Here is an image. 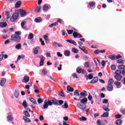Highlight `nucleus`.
<instances>
[{"mask_svg":"<svg viewBox=\"0 0 125 125\" xmlns=\"http://www.w3.org/2000/svg\"><path fill=\"white\" fill-rule=\"evenodd\" d=\"M29 85H25V89H27V93L28 94H30V87H31V86H32V83H28Z\"/></svg>","mask_w":125,"mask_h":125,"instance_id":"nucleus-9","label":"nucleus"},{"mask_svg":"<svg viewBox=\"0 0 125 125\" xmlns=\"http://www.w3.org/2000/svg\"><path fill=\"white\" fill-rule=\"evenodd\" d=\"M118 64H124V60L123 59H119L117 61Z\"/></svg>","mask_w":125,"mask_h":125,"instance_id":"nucleus-42","label":"nucleus"},{"mask_svg":"<svg viewBox=\"0 0 125 125\" xmlns=\"http://www.w3.org/2000/svg\"><path fill=\"white\" fill-rule=\"evenodd\" d=\"M42 18H37L35 19V22H36V23H40L42 22Z\"/></svg>","mask_w":125,"mask_h":125,"instance_id":"nucleus-26","label":"nucleus"},{"mask_svg":"<svg viewBox=\"0 0 125 125\" xmlns=\"http://www.w3.org/2000/svg\"><path fill=\"white\" fill-rule=\"evenodd\" d=\"M71 50L73 53H75V54L79 53V50L75 47H72Z\"/></svg>","mask_w":125,"mask_h":125,"instance_id":"nucleus-18","label":"nucleus"},{"mask_svg":"<svg viewBox=\"0 0 125 125\" xmlns=\"http://www.w3.org/2000/svg\"><path fill=\"white\" fill-rule=\"evenodd\" d=\"M57 68L59 71H61L62 70V64H59Z\"/></svg>","mask_w":125,"mask_h":125,"instance_id":"nucleus-50","label":"nucleus"},{"mask_svg":"<svg viewBox=\"0 0 125 125\" xmlns=\"http://www.w3.org/2000/svg\"><path fill=\"white\" fill-rule=\"evenodd\" d=\"M57 25H58V22H54L51 24H50L49 25V27L52 28L53 27H54L55 26H57Z\"/></svg>","mask_w":125,"mask_h":125,"instance_id":"nucleus-34","label":"nucleus"},{"mask_svg":"<svg viewBox=\"0 0 125 125\" xmlns=\"http://www.w3.org/2000/svg\"><path fill=\"white\" fill-rule=\"evenodd\" d=\"M7 121L8 122H12V116H11V115H8L7 117Z\"/></svg>","mask_w":125,"mask_h":125,"instance_id":"nucleus-35","label":"nucleus"},{"mask_svg":"<svg viewBox=\"0 0 125 125\" xmlns=\"http://www.w3.org/2000/svg\"><path fill=\"white\" fill-rule=\"evenodd\" d=\"M98 82V78L97 77H94L92 80L91 81V83H97Z\"/></svg>","mask_w":125,"mask_h":125,"instance_id":"nucleus-17","label":"nucleus"},{"mask_svg":"<svg viewBox=\"0 0 125 125\" xmlns=\"http://www.w3.org/2000/svg\"><path fill=\"white\" fill-rule=\"evenodd\" d=\"M67 33L68 34V35H72V34H73V33L74 32V31L73 30H66Z\"/></svg>","mask_w":125,"mask_h":125,"instance_id":"nucleus-45","label":"nucleus"},{"mask_svg":"<svg viewBox=\"0 0 125 125\" xmlns=\"http://www.w3.org/2000/svg\"><path fill=\"white\" fill-rule=\"evenodd\" d=\"M72 77H73V78L75 79H79V77H78V75H77V74L76 73H74L73 75H72Z\"/></svg>","mask_w":125,"mask_h":125,"instance_id":"nucleus-56","label":"nucleus"},{"mask_svg":"<svg viewBox=\"0 0 125 125\" xmlns=\"http://www.w3.org/2000/svg\"><path fill=\"white\" fill-rule=\"evenodd\" d=\"M19 16V14L18 12H15L13 14L12 17L14 20H16V19L18 18Z\"/></svg>","mask_w":125,"mask_h":125,"instance_id":"nucleus-12","label":"nucleus"},{"mask_svg":"<svg viewBox=\"0 0 125 125\" xmlns=\"http://www.w3.org/2000/svg\"><path fill=\"white\" fill-rule=\"evenodd\" d=\"M80 95H81V96H83V97H85V96H87V92H86V91L81 92L80 93Z\"/></svg>","mask_w":125,"mask_h":125,"instance_id":"nucleus-19","label":"nucleus"},{"mask_svg":"<svg viewBox=\"0 0 125 125\" xmlns=\"http://www.w3.org/2000/svg\"><path fill=\"white\" fill-rule=\"evenodd\" d=\"M15 48H16V49H20V48H21V44H18L17 45H16Z\"/></svg>","mask_w":125,"mask_h":125,"instance_id":"nucleus-48","label":"nucleus"},{"mask_svg":"<svg viewBox=\"0 0 125 125\" xmlns=\"http://www.w3.org/2000/svg\"><path fill=\"white\" fill-rule=\"evenodd\" d=\"M80 121H86V118L83 116H82L81 118H80Z\"/></svg>","mask_w":125,"mask_h":125,"instance_id":"nucleus-55","label":"nucleus"},{"mask_svg":"<svg viewBox=\"0 0 125 125\" xmlns=\"http://www.w3.org/2000/svg\"><path fill=\"white\" fill-rule=\"evenodd\" d=\"M114 83V80H113L112 79H110L108 80L107 84H112V83Z\"/></svg>","mask_w":125,"mask_h":125,"instance_id":"nucleus-44","label":"nucleus"},{"mask_svg":"<svg viewBox=\"0 0 125 125\" xmlns=\"http://www.w3.org/2000/svg\"><path fill=\"white\" fill-rule=\"evenodd\" d=\"M5 83H6V79L2 78L0 82V85L1 86H3L4 85Z\"/></svg>","mask_w":125,"mask_h":125,"instance_id":"nucleus-11","label":"nucleus"},{"mask_svg":"<svg viewBox=\"0 0 125 125\" xmlns=\"http://www.w3.org/2000/svg\"><path fill=\"white\" fill-rule=\"evenodd\" d=\"M40 50V47H37L34 49V54H38Z\"/></svg>","mask_w":125,"mask_h":125,"instance_id":"nucleus-29","label":"nucleus"},{"mask_svg":"<svg viewBox=\"0 0 125 125\" xmlns=\"http://www.w3.org/2000/svg\"><path fill=\"white\" fill-rule=\"evenodd\" d=\"M21 4H22V2L21 1H18L15 4V8H20L21 6Z\"/></svg>","mask_w":125,"mask_h":125,"instance_id":"nucleus-13","label":"nucleus"},{"mask_svg":"<svg viewBox=\"0 0 125 125\" xmlns=\"http://www.w3.org/2000/svg\"><path fill=\"white\" fill-rule=\"evenodd\" d=\"M120 58H122V56L120 55H118L117 56H115V60L117 59H120Z\"/></svg>","mask_w":125,"mask_h":125,"instance_id":"nucleus-60","label":"nucleus"},{"mask_svg":"<svg viewBox=\"0 0 125 125\" xmlns=\"http://www.w3.org/2000/svg\"><path fill=\"white\" fill-rule=\"evenodd\" d=\"M74 95L75 97H80V92H79V90H76L74 92Z\"/></svg>","mask_w":125,"mask_h":125,"instance_id":"nucleus-16","label":"nucleus"},{"mask_svg":"<svg viewBox=\"0 0 125 125\" xmlns=\"http://www.w3.org/2000/svg\"><path fill=\"white\" fill-rule=\"evenodd\" d=\"M52 44L53 45V46H54V47H62V45L60 44H58V43L56 42H53L52 43Z\"/></svg>","mask_w":125,"mask_h":125,"instance_id":"nucleus-14","label":"nucleus"},{"mask_svg":"<svg viewBox=\"0 0 125 125\" xmlns=\"http://www.w3.org/2000/svg\"><path fill=\"white\" fill-rule=\"evenodd\" d=\"M46 57H51V54L49 52H46L45 54Z\"/></svg>","mask_w":125,"mask_h":125,"instance_id":"nucleus-53","label":"nucleus"},{"mask_svg":"<svg viewBox=\"0 0 125 125\" xmlns=\"http://www.w3.org/2000/svg\"><path fill=\"white\" fill-rule=\"evenodd\" d=\"M41 8H42V7H41V6L36 7L35 8V12H37V13H39V12H40V11H41Z\"/></svg>","mask_w":125,"mask_h":125,"instance_id":"nucleus-36","label":"nucleus"},{"mask_svg":"<svg viewBox=\"0 0 125 125\" xmlns=\"http://www.w3.org/2000/svg\"><path fill=\"white\" fill-rule=\"evenodd\" d=\"M62 108L63 109H67V108H68V104H67V102H64V104L62 105Z\"/></svg>","mask_w":125,"mask_h":125,"instance_id":"nucleus-28","label":"nucleus"},{"mask_svg":"<svg viewBox=\"0 0 125 125\" xmlns=\"http://www.w3.org/2000/svg\"><path fill=\"white\" fill-rule=\"evenodd\" d=\"M115 79H116V80L117 81H121L122 80V76L121 75H115L114 76Z\"/></svg>","mask_w":125,"mask_h":125,"instance_id":"nucleus-21","label":"nucleus"},{"mask_svg":"<svg viewBox=\"0 0 125 125\" xmlns=\"http://www.w3.org/2000/svg\"><path fill=\"white\" fill-rule=\"evenodd\" d=\"M2 58L4 59H6L8 58V56L7 55L2 54Z\"/></svg>","mask_w":125,"mask_h":125,"instance_id":"nucleus-59","label":"nucleus"},{"mask_svg":"<svg viewBox=\"0 0 125 125\" xmlns=\"http://www.w3.org/2000/svg\"><path fill=\"white\" fill-rule=\"evenodd\" d=\"M30 101H31L32 103H33V104H37V101H36V100L33 98H31L30 99Z\"/></svg>","mask_w":125,"mask_h":125,"instance_id":"nucleus-38","label":"nucleus"},{"mask_svg":"<svg viewBox=\"0 0 125 125\" xmlns=\"http://www.w3.org/2000/svg\"><path fill=\"white\" fill-rule=\"evenodd\" d=\"M109 116V113L108 112H104L103 115H102V117L106 118Z\"/></svg>","mask_w":125,"mask_h":125,"instance_id":"nucleus-43","label":"nucleus"},{"mask_svg":"<svg viewBox=\"0 0 125 125\" xmlns=\"http://www.w3.org/2000/svg\"><path fill=\"white\" fill-rule=\"evenodd\" d=\"M20 35H21V31L16 32L15 34L12 35L11 36V39L12 41H14L17 42H20V40H21V37H20Z\"/></svg>","mask_w":125,"mask_h":125,"instance_id":"nucleus-2","label":"nucleus"},{"mask_svg":"<svg viewBox=\"0 0 125 125\" xmlns=\"http://www.w3.org/2000/svg\"><path fill=\"white\" fill-rule=\"evenodd\" d=\"M40 42H41L42 45H45L44 41H42V39L40 38Z\"/></svg>","mask_w":125,"mask_h":125,"instance_id":"nucleus-52","label":"nucleus"},{"mask_svg":"<svg viewBox=\"0 0 125 125\" xmlns=\"http://www.w3.org/2000/svg\"><path fill=\"white\" fill-rule=\"evenodd\" d=\"M108 107H109V104H107V106L104 105L103 106V109H104V110L106 112H109V111H110V109H109V108H108Z\"/></svg>","mask_w":125,"mask_h":125,"instance_id":"nucleus-15","label":"nucleus"},{"mask_svg":"<svg viewBox=\"0 0 125 125\" xmlns=\"http://www.w3.org/2000/svg\"><path fill=\"white\" fill-rule=\"evenodd\" d=\"M116 75L120 76V74H122V70H118L115 72Z\"/></svg>","mask_w":125,"mask_h":125,"instance_id":"nucleus-40","label":"nucleus"},{"mask_svg":"<svg viewBox=\"0 0 125 125\" xmlns=\"http://www.w3.org/2000/svg\"><path fill=\"white\" fill-rule=\"evenodd\" d=\"M40 57H41L40 59V66H42L45 60V57H43L42 55Z\"/></svg>","mask_w":125,"mask_h":125,"instance_id":"nucleus-6","label":"nucleus"},{"mask_svg":"<svg viewBox=\"0 0 125 125\" xmlns=\"http://www.w3.org/2000/svg\"><path fill=\"white\" fill-rule=\"evenodd\" d=\"M66 89L68 91H70V92H73V91H74V88H72L70 85H68Z\"/></svg>","mask_w":125,"mask_h":125,"instance_id":"nucleus-22","label":"nucleus"},{"mask_svg":"<svg viewBox=\"0 0 125 125\" xmlns=\"http://www.w3.org/2000/svg\"><path fill=\"white\" fill-rule=\"evenodd\" d=\"M30 81V77L27 75H25L22 79L23 83H28Z\"/></svg>","mask_w":125,"mask_h":125,"instance_id":"nucleus-8","label":"nucleus"},{"mask_svg":"<svg viewBox=\"0 0 125 125\" xmlns=\"http://www.w3.org/2000/svg\"><path fill=\"white\" fill-rule=\"evenodd\" d=\"M90 6L93 7L94 6V5H95V3H94V2H91L89 3Z\"/></svg>","mask_w":125,"mask_h":125,"instance_id":"nucleus-57","label":"nucleus"},{"mask_svg":"<svg viewBox=\"0 0 125 125\" xmlns=\"http://www.w3.org/2000/svg\"><path fill=\"white\" fill-rule=\"evenodd\" d=\"M76 72L78 73V74H84V73H85V70L81 67H77L76 69Z\"/></svg>","mask_w":125,"mask_h":125,"instance_id":"nucleus-4","label":"nucleus"},{"mask_svg":"<svg viewBox=\"0 0 125 125\" xmlns=\"http://www.w3.org/2000/svg\"><path fill=\"white\" fill-rule=\"evenodd\" d=\"M14 95H15V97H16L17 98L19 97V92H18V90L16 89L15 90Z\"/></svg>","mask_w":125,"mask_h":125,"instance_id":"nucleus-30","label":"nucleus"},{"mask_svg":"<svg viewBox=\"0 0 125 125\" xmlns=\"http://www.w3.org/2000/svg\"><path fill=\"white\" fill-rule=\"evenodd\" d=\"M43 11H46V10H48V5L47 4H44L43 6Z\"/></svg>","mask_w":125,"mask_h":125,"instance_id":"nucleus-25","label":"nucleus"},{"mask_svg":"<svg viewBox=\"0 0 125 125\" xmlns=\"http://www.w3.org/2000/svg\"><path fill=\"white\" fill-rule=\"evenodd\" d=\"M25 24H26L25 21L22 22L21 23V26L22 28H25V27H24V25Z\"/></svg>","mask_w":125,"mask_h":125,"instance_id":"nucleus-63","label":"nucleus"},{"mask_svg":"<svg viewBox=\"0 0 125 125\" xmlns=\"http://www.w3.org/2000/svg\"><path fill=\"white\" fill-rule=\"evenodd\" d=\"M57 55L58 56V57H62V54H61V53H60V52H57Z\"/></svg>","mask_w":125,"mask_h":125,"instance_id":"nucleus-61","label":"nucleus"},{"mask_svg":"<svg viewBox=\"0 0 125 125\" xmlns=\"http://www.w3.org/2000/svg\"><path fill=\"white\" fill-rule=\"evenodd\" d=\"M70 51L68 50H65L64 51V55L65 56H70Z\"/></svg>","mask_w":125,"mask_h":125,"instance_id":"nucleus-41","label":"nucleus"},{"mask_svg":"<svg viewBox=\"0 0 125 125\" xmlns=\"http://www.w3.org/2000/svg\"><path fill=\"white\" fill-rule=\"evenodd\" d=\"M7 26V23L6 22H0V28H4Z\"/></svg>","mask_w":125,"mask_h":125,"instance_id":"nucleus-20","label":"nucleus"},{"mask_svg":"<svg viewBox=\"0 0 125 125\" xmlns=\"http://www.w3.org/2000/svg\"><path fill=\"white\" fill-rule=\"evenodd\" d=\"M114 84L117 86V88H120V87H121V83L119 82H115Z\"/></svg>","mask_w":125,"mask_h":125,"instance_id":"nucleus-27","label":"nucleus"},{"mask_svg":"<svg viewBox=\"0 0 125 125\" xmlns=\"http://www.w3.org/2000/svg\"><path fill=\"white\" fill-rule=\"evenodd\" d=\"M111 69L112 70H116V65H112L111 66Z\"/></svg>","mask_w":125,"mask_h":125,"instance_id":"nucleus-64","label":"nucleus"},{"mask_svg":"<svg viewBox=\"0 0 125 125\" xmlns=\"http://www.w3.org/2000/svg\"><path fill=\"white\" fill-rule=\"evenodd\" d=\"M24 114L26 117H28V118L30 117V114H29V112H28V111L26 110L24 111Z\"/></svg>","mask_w":125,"mask_h":125,"instance_id":"nucleus-47","label":"nucleus"},{"mask_svg":"<svg viewBox=\"0 0 125 125\" xmlns=\"http://www.w3.org/2000/svg\"><path fill=\"white\" fill-rule=\"evenodd\" d=\"M94 53L96 55L99 54V53H100V50H96L94 51Z\"/></svg>","mask_w":125,"mask_h":125,"instance_id":"nucleus-58","label":"nucleus"},{"mask_svg":"<svg viewBox=\"0 0 125 125\" xmlns=\"http://www.w3.org/2000/svg\"><path fill=\"white\" fill-rule=\"evenodd\" d=\"M42 73L43 75H46L47 74V71L46 70H43L42 71Z\"/></svg>","mask_w":125,"mask_h":125,"instance_id":"nucleus-62","label":"nucleus"},{"mask_svg":"<svg viewBox=\"0 0 125 125\" xmlns=\"http://www.w3.org/2000/svg\"><path fill=\"white\" fill-rule=\"evenodd\" d=\"M38 103H39V104H40L41 103H42L43 102V100H42V99L39 98L38 100Z\"/></svg>","mask_w":125,"mask_h":125,"instance_id":"nucleus-54","label":"nucleus"},{"mask_svg":"<svg viewBox=\"0 0 125 125\" xmlns=\"http://www.w3.org/2000/svg\"><path fill=\"white\" fill-rule=\"evenodd\" d=\"M52 104H54V105H57L58 104L56 101L54 100L48 101L47 102H44V104L43 106V109H47L48 106H52Z\"/></svg>","mask_w":125,"mask_h":125,"instance_id":"nucleus-3","label":"nucleus"},{"mask_svg":"<svg viewBox=\"0 0 125 125\" xmlns=\"http://www.w3.org/2000/svg\"><path fill=\"white\" fill-rule=\"evenodd\" d=\"M18 11L21 13V17H25L27 15V12L24 10H18Z\"/></svg>","mask_w":125,"mask_h":125,"instance_id":"nucleus-5","label":"nucleus"},{"mask_svg":"<svg viewBox=\"0 0 125 125\" xmlns=\"http://www.w3.org/2000/svg\"><path fill=\"white\" fill-rule=\"evenodd\" d=\"M23 106L24 107V108H27L28 107V104H27V103L26 101H24L23 103H22Z\"/></svg>","mask_w":125,"mask_h":125,"instance_id":"nucleus-51","label":"nucleus"},{"mask_svg":"<svg viewBox=\"0 0 125 125\" xmlns=\"http://www.w3.org/2000/svg\"><path fill=\"white\" fill-rule=\"evenodd\" d=\"M84 67H86V68H90V63L89 62H85V64H84Z\"/></svg>","mask_w":125,"mask_h":125,"instance_id":"nucleus-31","label":"nucleus"},{"mask_svg":"<svg viewBox=\"0 0 125 125\" xmlns=\"http://www.w3.org/2000/svg\"><path fill=\"white\" fill-rule=\"evenodd\" d=\"M116 125H121L123 123V122L121 120H118L115 122Z\"/></svg>","mask_w":125,"mask_h":125,"instance_id":"nucleus-33","label":"nucleus"},{"mask_svg":"<svg viewBox=\"0 0 125 125\" xmlns=\"http://www.w3.org/2000/svg\"><path fill=\"white\" fill-rule=\"evenodd\" d=\"M24 58H25V55H24L19 56L18 57L17 61H19V60H20V59H24Z\"/></svg>","mask_w":125,"mask_h":125,"instance_id":"nucleus-37","label":"nucleus"},{"mask_svg":"<svg viewBox=\"0 0 125 125\" xmlns=\"http://www.w3.org/2000/svg\"><path fill=\"white\" fill-rule=\"evenodd\" d=\"M92 78H93V76H92V75H91V74H89L88 76H86V79L87 81V80H91V79H92Z\"/></svg>","mask_w":125,"mask_h":125,"instance_id":"nucleus-32","label":"nucleus"},{"mask_svg":"<svg viewBox=\"0 0 125 125\" xmlns=\"http://www.w3.org/2000/svg\"><path fill=\"white\" fill-rule=\"evenodd\" d=\"M125 66L124 64H121L118 66V68L120 69V70L125 69Z\"/></svg>","mask_w":125,"mask_h":125,"instance_id":"nucleus-46","label":"nucleus"},{"mask_svg":"<svg viewBox=\"0 0 125 125\" xmlns=\"http://www.w3.org/2000/svg\"><path fill=\"white\" fill-rule=\"evenodd\" d=\"M33 38H34V34L33 33L29 34L28 37V40H32Z\"/></svg>","mask_w":125,"mask_h":125,"instance_id":"nucleus-39","label":"nucleus"},{"mask_svg":"<svg viewBox=\"0 0 125 125\" xmlns=\"http://www.w3.org/2000/svg\"><path fill=\"white\" fill-rule=\"evenodd\" d=\"M73 36L74 38H75V39H76V38H83V36L81 34H80L77 32H74L73 33Z\"/></svg>","mask_w":125,"mask_h":125,"instance_id":"nucleus-10","label":"nucleus"},{"mask_svg":"<svg viewBox=\"0 0 125 125\" xmlns=\"http://www.w3.org/2000/svg\"><path fill=\"white\" fill-rule=\"evenodd\" d=\"M108 57L109 58V59H111V60H116L115 59V55H110L108 56Z\"/></svg>","mask_w":125,"mask_h":125,"instance_id":"nucleus-24","label":"nucleus"},{"mask_svg":"<svg viewBox=\"0 0 125 125\" xmlns=\"http://www.w3.org/2000/svg\"><path fill=\"white\" fill-rule=\"evenodd\" d=\"M23 120L25 121L26 123H30L31 122V120H30V119L28 118L26 116L23 117Z\"/></svg>","mask_w":125,"mask_h":125,"instance_id":"nucleus-23","label":"nucleus"},{"mask_svg":"<svg viewBox=\"0 0 125 125\" xmlns=\"http://www.w3.org/2000/svg\"><path fill=\"white\" fill-rule=\"evenodd\" d=\"M87 102V98H85L81 100L80 102L78 103L77 104V106L78 108L80 109L81 110H83V113L84 114H86L89 111V108H86V103Z\"/></svg>","mask_w":125,"mask_h":125,"instance_id":"nucleus-1","label":"nucleus"},{"mask_svg":"<svg viewBox=\"0 0 125 125\" xmlns=\"http://www.w3.org/2000/svg\"><path fill=\"white\" fill-rule=\"evenodd\" d=\"M5 15L7 16V19H9V15H10V13L9 12H6Z\"/></svg>","mask_w":125,"mask_h":125,"instance_id":"nucleus-49","label":"nucleus"},{"mask_svg":"<svg viewBox=\"0 0 125 125\" xmlns=\"http://www.w3.org/2000/svg\"><path fill=\"white\" fill-rule=\"evenodd\" d=\"M106 89L108 91H112V90L114 89L113 85L111 84H107V86Z\"/></svg>","mask_w":125,"mask_h":125,"instance_id":"nucleus-7","label":"nucleus"}]
</instances>
